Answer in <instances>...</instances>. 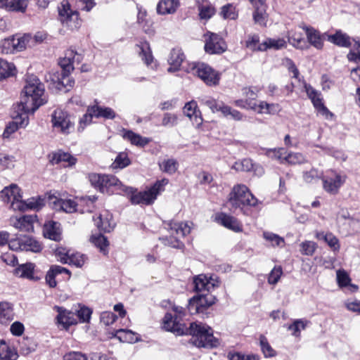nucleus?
<instances>
[{
  "label": "nucleus",
  "mask_w": 360,
  "mask_h": 360,
  "mask_svg": "<svg viewBox=\"0 0 360 360\" xmlns=\"http://www.w3.org/2000/svg\"><path fill=\"white\" fill-rule=\"evenodd\" d=\"M23 96L18 108L25 112L34 113L41 105L46 103L44 86L35 76H29L23 89Z\"/></svg>",
  "instance_id": "nucleus-1"
},
{
  "label": "nucleus",
  "mask_w": 360,
  "mask_h": 360,
  "mask_svg": "<svg viewBox=\"0 0 360 360\" xmlns=\"http://www.w3.org/2000/svg\"><path fill=\"white\" fill-rule=\"evenodd\" d=\"M184 334L192 336L191 342L198 347H214L218 345V340L213 336L212 329L201 323H192L186 328Z\"/></svg>",
  "instance_id": "nucleus-2"
},
{
  "label": "nucleus",
  "mask_w": 360,
  "mask_h": 360,
  "mask_svg": "<svg viewBox=\"0 0 360 360\" xmlns=\"http://www.w3.org/2000/svg\"><path fill=\"white\" fill-rule=\"evenodd\" d=\"M167 179L158 181L149 190L143 192H137L132 188H127L124 191L130 195V201L132 204L150 205L156 199L160 192L164 190V186L168 184Z\"/></svg>",
  "instance_id": "nucleus-3"
},
{
  "label": "nucleus",
  "mask_w": 360,
  "mask_h": 360,
  "mask_svg": "<svg viewBox=\"0 0 360 360\" xmlns=\"http://www.w3.org/2000/svg\"><path fill=\"white\" fill-rule=\"evenodd\" d=\"M229 202L233 207L241 205L255 207L257 205V199L252 195L248 188L243 184L235 186L230 193Z\"/></svg>",
  "instance_id": "nucleus-4"
},
{
  "label": "nucleus",
  "mask_w": 360,
  "mask_h": 360,
  "mask_svg": "<svg viewBox=\"0 0 360 360\" xmlns=\"http://www.w3.org/2000/svg\"><path fill=\"white\" fill-rule=\"evenodd\" d=\"M190 72L209 86H216L220 80V73L203 63L192 64Z\"/></svg>",
  "instance_id": "nucleus-5"
},
{
  "label": "nucleus",
  "mask_w": 360,
  "mask_h": 360,
  "mask_svg": "<svg viewBox=\"0 0 360 360\" xmlns=\"http://www.w3.org/2000/svg\"><path fill=\"white\" fill-rule=\"evenodd\" d=\"M173 310L175 312L174 317L171 314L167 313L163 319V327L168 331L181 335L185 333L186 326L179 322V319L184 315L185 309L182 307L174 306Z\"/></svg>",
  "instance_id": "nucleus-6"
},
{
  "label": "nucleus",
  "mask_w": 360,
  "mask_h": 360,
  "mask_svg": "<svg viewBox=\"0 0 360 360\" xmlns=\"http://www.w3.org/2000/svg\"><path fill=\"white\" fill-rule=\"evenodd\" d=\"M59 18L61 23L70 30H77L81 25L78 12L72 11L68 1H63L58 8Z\"/></svg>",
  "instance_id": "nucleus-7"
},
{
  "label": "nucleus",
  "mask_w": 360,
  "mask_h": 360,
  "mask_svg": "<svg viewBox=\"0 0 360 360\" xmlns=\"http://www.w3.org/2000/svg\"><path fill=\"white\" fill-rule=\"evenodd\" d=\"M168 229L171 238L167 244L174 248H181L184 245L180 242L179 238L190 233V226L184 222L171 221L168 224Z\"/></svg>",
  "instance_id": "nucleus-8"
},
{
  "label": "nucleus",
  "mask_w": 360,
  "mask_h": 360,
  "mask_svg": "<svg viewBox=\"0 0 360 360\" xmlns=\"http://www.w3.org/2000/svg\"><path fill=\"white\" fill-rule=\"evenodd\" d=\"M214 302L215 297L210 293H199L190 299L188 309L191 314L203 313Z\"/></svg>",
  "instance_id": "nucleus-9"
},
{
  "label": "nucleus",
  "mask_w": 360,
  "mask_h": 360,
  "mask_svg": "<svg viewBox=\"0 0 360 360\" xmlns=\"http://www.w3.org/2000/svg\"><path fill=\"white\" fill-rule=\"evenodd\" d=\"M346 179V175L331 170L330 175L322 177L323 188L330 195H337Z\"/></svg>",
  "instance_id": "nucleus-10"
},
{
  "label": "nucleus",
  "mask_w": 360,
  "mask_h": 360,
  "mask_svg": "<svg viewBox=\"0 0 360 360\" xmlns=\"http://www.w3.org/2000/svg\"><path fill=\"white\" fill-rule=\"evenodd\" d=\"M53 127L63 134H69L74 129L71 117L62 110H56L52 115Z\"/></svg>",
  "instance_id": "nucleus-11"
},
{
  "label": "nucleus",
  "mask_w": 360,
  "mask_h": 360,
  "mask_svg": "<svg viewBox=\"0 0 360 360\" xmlns=\"http://www.w3.org/2000/svg\"><path fill=\"white\" fill-rule=\"evenodd\" d=\"M205 51L209 54H221L227 49L225 41L219 35L207 32L205 35Z\"/></svg>",
  "instance_id": "nucleus-12"
},
{
  "label": "nucleus",
  "mask_w": 360,
  "mask_h": 360,
  "mask_svg": "<svg viewBox=\"0 0 360 360\" xmlns=\"http://www.w3.org/2000/svg\"><path fill=\"white\" fill-rule=\"evenodd\" d=\"M303 83L305 91L309 98L311 101L314 108L323 115H333V114L324 105L322 101L321 93L314 89L309 84H307L306 82H304Z\"/></svg>",
  "instance_id": "nucleus-13"
},
{
  "label": "nucleus",
  "mask_w": 360,
  "mask_h": 360,
  "mask_svg": "<svg viewBox=\"0 0 360 360\" xmlns=\"http://www.w3.org/2000/svg\"><path fill=\"white\" fill-rule=\"evenodd\" d=\"M16 112L17 115L13 117V121L8 124L4 131L3 136L4 138H8L19 127H25L28 124V113L21 111L19 108H18Z\"/></svg>",
  "instance_id": "nucleus-14"
},
{
  "label": "nucleus",
  "mask_w": 360,
  "mask_h": 360,
  "mask_svg": "<svg viewBox=\"0 0 360 360\" xmlns=\"http://www.w3.org/2000/svg\"><path fill=\"white\" fill-rule=\"evenodd\" d=\"M82 57L73 50H68L65 53V57L60 58L59 65L62 68V75L63 77L68 76L73 70V64L75 61L78 63L81 61Z\"/></svg>",
  "instance_id": "nucleus-15"
},
{
  "label": "nucleus",
  "mask_w": 360,
  "mask_h": 360,
  "mask_svg": "<svg viewBox=\"0 0 360 360\" xmlns=\"http://www.w3.org/2000/svg\"><path fill=\"white\" fill-rule=\"evenodd\" d=\"M49 203L53 209L57 211H64L67 213H72L76 211L77 203L72 200H63L55 195H49Z\"/></svg>",
  "instance_id": "nucleus-16"
},
{
  "label": "nucleus",
  "mask_w": 360,
  "mask_h": 360,
  "mask_svg": "<svg viewBox=\"0 0 360 360\" xmlns=\"http://www.w3.org/2000/svg\"><path fill=\"white\" fill-rule=\"evenodd\" d=\"M44 205V200L40 197L32 198L23 201L22 198L20 201H15L13 203V210L25 211L26 210H39Z\"/></svg>",
  "instance_id": "nucleus-17"
},
{
  "label": "nucleus",
  "mask_w": 360,
  "mask_h": 360,
  "mask_svg": "<svg viewBox=\"0 0 360 360\" xmlns=\"http://www.w3.org/2000/svg\"><path fill=\"white\" fill-rule=\"evenodd\" d=\"M56 255L59 257V261L63 264H73L77 267H82L86 261V257L79 252L69 255L63 253L60 250H56Z\"/></svg>",
  "instance_id": "nucleus-18"
},
{
  "label": "nucleus",
  "mask_w": 360,
  "mask_h": 360,
  "mask_svg": "<svg viewBox=\"0 0 360 360\" xmlns=\"http://www.w3.org/2000/svg\"><path fill=\"white\" fill-rule=\"evenodd\" d=\"M0 198L6 203H11V207L13 209V203L15 201H20L22 198L20 188L15 184H11L6 187L0 192Z\"/></svg>",
  "instance_id": "nucleus-19"
},
{
  "label": "nucleus",
  "mask_w": 360,
  "mask_h": 360,
  "mask_svg": "<svg viewBox=\"0 0 360 360\" xmlns=\"http://www.w3.org/2000/svg\"><path fill=\"white\" fill-rule=\"evenodd\" d=\"M35 219V215H24L19 218H11V224L20 231L30 232L33 231Z\"/></svg>",
  "instance_id": "nucleus-20"
},
{
  "label": "nucleus",
  "mask_w": 360,
  "mask_h": 360,
  "mask_svg": "<svg viewBox=\"0 0 360 360\" xmlns=\"http://www.w3.org/2000/svg\"><path fill=\"white\" fill-rule=\"evenodd\" d=\"M305 30L309 43L317 49H321L323 45V39L320 32L311 27H308L304 24L299 26Z\"/></svg>",
  "instance_id": "nucleus-21"
},
{
  "label": "nucleus",
  "mask_w": 360,
  "mask_h": 360,
  "mask_svg": "<svg viewBox=\"0 0 360 360\" xmlns=\"http://www.w3.org/2000/svg\"><path fill=\"white\" fill-rule=\"evenodd\" d=\"M248 105L250 109L260 114L275 115L281 110V107L278 103H268L265 101H260L258 105L255 103H253V104L249 103Z\"/></svg>",
  "instance_id": "nucleus-22"
},
{
  "label": "nucleus",
  "mask_w": 360,
  "mask_h": 360,
  "mask_svg": "<svg viewBox=\"0 0 360 360\" xmlns=\"http://www.w3.org/2000/svg\"><path fill=\"white\" fill-rule=\"evenodd\" d=\"M217 221L224 227L235 232L242 231V225L234 217L220 213L216 217Z\"/></svg>",
  "instance_id": "nucleus-23"
},
{
  "label": "nucleus",
  "mask_w": 360,
  "mask_h": 360,
  "mask_svg": "<svg viewBox=\"0 0 360 360\" xmlns=\"http://www.w3.org/2000/svg\"><path fill=\"white\" fill-rule=\"evenodd\" d=\"M94 221L97 227L105 232H110L115 226L112 216L107 212L100 214L96 219H94Z\"/></svg>",
  "instance_id": "nucleus-24"
},
{
  "label": "nucleus",
  "mask_w": 360,
  "mask_h": 360,
  "mask_svg": "<svg viewBox=\"0 0 360 360\" xmlns=\"http://www.w3.org/2000/svg\"><path fill=\"white\" fill-rule=\"evenodd\" d=\"M27 7V0H0V8L8 11L24 13Z\"/></svg>",
  "instance_id": "nucleus-25"
},
{
  "label": "nucleus",
  "mask_w": 360,
  "mask_h": 360,
  "mask_svg": "<svg viewBox=\"0 0 360 360\" xmlns=\"http://www.w3.org/2000/svg\"><path fill=\"white\" fill-rule=\"evenodd\" d=\"M195 290L199 293H206L214 288L215 285L205 275L200 274L195 277L193 281Z\"/></svg>",
  "instance_id": "nucleus-26"
},
{
  "label": "nucleus",
  "mask_w": 360,
  "mask_h": 360,
  "mask_svg": "<svg viewBox=\"0 0 360 360\" xmlns=\"http://www.w3.org/2000/svg\"><path fill=\"white\" fill-rule=\"evenodd\" d=\"M60 224L58 222L49 221L46 222L43 228V233L46 238L53 240L60 239Z\"/></svg>",
  "instance_id": "nucleus-27"
},
{
  "label": "nucleus",
  "mask_w": 360,
  "mask_h": 360,
  "mask_svg": "<svg viewBox=\"0 0 360 360\" xmlns=\"http://www.w3.org/2000/svg\"><path fill=\"white\" fill-rule=\"evenodd\" d=\"M179 5V0H160L157 6V12L160 15L173 14Z\"/></svg>",
  "instance_id": "nucleus-28"
},
{
  "label": "nucleus",
  "mask_w": 360,
  "mask_h": 360,
  "mask_svg": "<svg viewBox=\"0 0 360 360\" xmlns=\"http://www.w3.org/2000/svg\"><path fill=\"white\" fill-rule=\"evenodd\" d=\"M184 113L191 120L195 122L197 125H200L202 124L200 112L198 109L196 102L193 101L186 103L184 108Z\"/></svg>",
  "instance_id": "nucleus-29"
},
{
  "label": "nucleus",
  "mask_w": 360,
  "mask_h": 360,
  "mask_svg": "<svg viewBox=\"0 0 360 360\" xmlns=\"http://www.w3.org/2000/svg\"><path fill=\"white\" fill-rule=\"evenodd\" d=\"M184 60V55L180 49H172L168 58V63L170 65L167 70L168 72H172L177 71Z\"/></svg>",
  "instance_id": "nucleus-30"
},
{
  "label": "nucleus",
  "mask_w": 360,
  "mask_h": 360,
  "mask_svg": "<svg viewBox=\"0 0 360 360\" xmlns=\"http://www.w3.org/2000/svg\"><path fill=\"white\" fill-rule=\"evenodd\" d=\"M56 308L58 312L57 320L59 324L63 325L65 328H68L71 325L77 323L74 313L68 311L60 307H56Z\"/></svg>",
  "instance_id": "nucleus-31"
},
{
  "label": "nucleus",
  "mask_w": 360,
  "mask_h": 360,
  "mask_svg": "<svg viewBox=\"0 0 360 360\" xmlns=\"http://www.w3.org/2000/svg\"><path fill=\"white\" fill-rule=\"evenodd\" d=\"M63 273L67 274L69 276H70V271L65 267L53 265L50 268L46 275V282L49 287L54 288L56 286L57 283L55 278L58 274Z\"/></svg>",
  "instance_id": "nucleus-32"
},
{
  "label": "nucleus",
  "mask_w": 360,
  "mask_h": 360,
  "mask_svg": "<svg viewBox=\"0 0 360 360\" xmlns=\"http://www.w3.org/2000/svg\"><path fill=\"white\" fill-rule=\"evenodd\" d=\"M77 162V159L68 153L59 151L58 153H53L50 156V162L52 165L59 164L60 162L68 163L67 166H72Z\"/></svg>",
  "instance_id": "nucleus-33"
},
{
  "label": "nucleus",
  "mask_w": 360,
  "mask_h": 360,
  "mask_svg": "<svg viewBox=\"0 0 360 360\" xmlns=\"http://www.w3.org/2000/svg\"><path fill=\"white\" fill-rule=\"evenodd\" d=\"M18 357V352L12 345L0 340V360H17Z\"/></svg>",
  "instance_id": "nucleus-34"
},
{
  "label": "nucleus",
  "mask_w": 360,
  "mask_h": 360,
  "mask_svg": "<svg viewBox=\"0 0 360 360\" xmlns=\"http://www.w3.org/2000/svg\"><path fill=\"white\" fill-rule=\"evenodd\" d=\"M14 319L12 305L6 302H0V323L7 325Z\"/></svg>",
  "instance_id": "nucleus-35"
},
{
  "label": "nucleus",
  "mask_w": 360,
  "mask_h": 360,
  "mask_svg": "<svg viewBox=\"0 0 360 360\" xmlns=\"http://www.w3.org/2000/svg\"><path fill=\"white\" fill-rule=\"evenodd\" d=\"M34 264L29 262L21 264L17 267L15 269L14 274L20 278H25L30 280L36 281L38 278L34 276Z\"/></svg>",
  "instance_id": "nucleus-36"
},
{
  "label": "nucleus",
  "mask_w": 360,
  "mask_h": 360,
  "mask_svg": "<svg viewBox=\"0 0 360 360\" xmlns=\"http://www.w3.org/2000/svg\"><path fill=\"white\" fill-rule=\"evenodd\" d=\"M20 241L22 250L39 252L41 250V244L33 238L27 236H20Z\"/></svg>",
  "instance_id": "nucleus-37"
},
{
  "label": "nucleus",
  "mask_w": 360,
  "mask_h": 360,
  "mask_svg": "<svg viewBox=\"0 0 360 360\" xmlns=\"http://www.w3.org/2000/svg\"><path fill=\"white\" fill-rule=\"evenodd\" d=\"M89 111L94 114L96 117H104L105 119H114L115 117V111L108 107H101L95 105L89 107Z\"/></svg>",
  "instance_id": "nucleus-38"
},
{
  "label": "nucleus",
  "mask_w": 360,
  "mask_h": 360,
  "mask_svg": "<svg viewBox=\"0 0 360 360\" xmlns=\"http://www.w3.org/2000/svg\"><path fill=\"white\" fill-rule=\"evenodd\" d=\"M14 41V46L15 51H21L26 49L27 46H31L32 43V37L26 34L23 36H13Z\"/></svg>",
  "instance_id": "nucleus-39"
},
{
  "label": "nucleus",
  "mask_w": 360,
  "mask_h": 360,
  "mask_svg": "<svg viewBox=\"0 0 360 360\" xmlns=\"http://www.w3.org/2000/svg\"><path fill=\"white\" fill-rule=\"evenodd\" d=\"M286 46L283 39H268L258 46V51H266L267 49H281Z\"/></svg>",
  "instance_id": "nucleus-40"
},
{
  "label": "nucleus",
  "mask_w": 360,
  "mask_h": 360,
  "mask_svg": "<svg viewBox=\"0 0 360 360\" xmlns=\"http://www.w3.org/2000/svg\"><path fill=\"white\" fill-rule=\"evenodd\" d=\"M328 40L340 46L349 47L351 45L349 37L341 31H338L335 34L330 35Z\"/></svg>",
  "instance_id": "nucleus-41"
},
{
  "label": "nucleus",
  "mask_w": 360,
  "mask_h": 360,
  "mask_svg": "<svg viewBox=\"0 0 360 360\" xmlns=\"http://www.w3.org/2000/svg\"><path fill=\"white\" fill-rule=\"evenodd\" d=\"M138 52L142 60H144L146 65H150L153 61V56L148 42H142L141 44L137 45Z\"/></svg>",
  "instance_id": "nucleus-42"
},
{
  "label": "nucleus",
  "mask_w": 360,
  "mask_h": 360,
  "mask_svg": "<svg viewBox=\"0 0 360 360\" xmlns=\"http://www.w3.org/2000/svg\"><path fill=\"white\" fill-rule=\"evenodd\" d=\"M123 137L129 140L132 144L138 146H144L149 142L148 139L143 138L131 131H125Z\"/></svg>",
  "instance_id": "nucleus-43"
},
{
  "label": "nucleus",
  "mask_w": 360,
  "mask_h": 360,
  "mask_svg": "<svg viewBox=\"0 0 360 360\" xmlns=\"http://www.w3.org/2000/svg\"><path fill=\"white\" fill-rule=\"evenodd\" d=\"M91 240L95 245V246L99 248L101 252H102L105 255L108 254V247L109 245V243L104 236L101 234H98L97 236H92L91 238Z\"/></svg>",
  "instance_id": "nucleus-44"
},
{
  "label": "nucleus",
  "mask_w": 360,
  "mask_h": 360,
  "mask_svg": "<svg viewBox=\"0 0 360 360\" xmlns=\"http://www.w3.org/2000/svg\"><path fill=\"white\" fill-rule=\"evenodd\" d=\"M15 67L12 63L0 58V80L14 75Z\"/></svg>",
  "instance_id": "nucleus-45"
},
{
  "label": "nucleus",
  "mask_w": 360,
  "mask_h": 360,
  "mask_svg": "<svg viewBox=\"0 0 360 360\" xmlns=\"http://www.w3.org/2000/svg\"><path fill=\"white\" fill-rule=\"evenodd\" d=\"M288 41L296 48H302V43H304L302 34L296 30L288 32Z\"/></svg>",
  "instance_id": "nucleus-46"
},
{
  "label": "nucleus",
  "mask_w": 360,
  "mask_h": 360,
  "mask_svg": "<svg viewBox=\"0 0 360 360\" xmlns=\"http://www.w3.org/2000/svg\"><path fill=\"white\" fill-rule=\"evenodd\" d=\"M159 165L162 172L169 174L175 173L178 168V162L174 159L164 160Z\"/></svg>",
  "instance_id": "nucleus-47"
},
{
  "label": "nucleus",
  "mask_w": 360,
  "mask_h": 360,
  "mask_svg": "<svg viewBox=\"0 0 360 360\" xmlns=\"http://www.w3.org/2000/svg\"><path fill=\"white\" fill-rule=\"evenodd\" d=\"M102 181L103 189L105 188H110L114 186L120 190L124 191L123 185L122 184L120 181L115 176L103 174V179Z\"/></svg>",
  "instance_id": "nucleus-48"
},
{
  "label": "nucleus",
  "mask_w": 360,
  "mask_h": 360,
  "mask_svg": "<svg viewBox=\"0 0 360 360\" xmlns=\"http://www.w3.org/2000/svg\"><path fill=\"white\" fill-rule=\"evenodd\" d=\"M130 164L127 155L124 153H120L117 155L114 162L111 165L112 169H122Z\"/></svg>",
  "instance_id": "nucleus-49"
},
{
  "label": "nucleus",
  "mask_w": 360,
  "mask_h": 360,
  "mask_svg": "<svg viewBox=\"0 0 360 360\" xmlns=\"http://www.w3.org/2000/svg\"><path fill=\"white\" fill-rule=\"evenodd\" d=\"M46 82H49L50 88H56L58 90H61L63 87V83L60 80V78L58 74L56 73H48L45 76Z\"/></svg>",
  "instance_id": "nucleus-50"
},
{
  "label": "nucleus",
  "mask_w": 360,
  "mask_h": 360,
  "mask_svg": "<svg viewBox=\"0 0 360 360\" xmlns=\"http://www.w3.org/2000/svg\"><path fill=\"white\" fill-rule=\"evenodd\" d=\"M14 41L13 37L2 40L0 42V51L4 54L13 53L15 51Z\"/></svg>",
  "instance_id": "nucleus-51"
},
{
  "label": "nucleus",
  "mask_w": 360,
  "mask_h": 360,
  "mask_svg": "<svg viewBox=\"0 0 360 360\" xmlns=\"http://www.w3.org/2000/svg\"><path fill=\"white\" fill-rule=\"evenodd\" d=\"M284 162L291 165L302 164L307 162L305 157L300 153H290L283 158Z\"/></svg>",
  "instance_id": "nucleus-52"
},
{
  "label": "nucleus",
  "mask_w": 360,
  "mask_h": 360,
  "mask_svg": "<svg viewBox=\"0 0 360 360\" xmlns=\"http://www.w3.org/2000/svg\"><path fill=\"white\" fill-rule=\"evenodd\" d=\"M263 236L273 246H283L285 243V240L282 237L271 232H264Z\"/></svg>",
  "instance_id": "nucleus-53"
},
{
  "label": "nucleus",
  "mask_w": 360,
  "mask_h": 360,
  "mask_svg": "<svg viewBox=\"0 0 360 360\" xmlns=\"http://www.w3.org/2000/svg\"><path fill=\"white\" fill-rule=\"evenodd\" d=\"M138 22L142 27L143 30L148 34H153L154 30L153 28V23L150 20L146 19L144 14H140L138 16Z\"/></svg>",
  "instance_id": "nucleus-54"
},
{
  "label": "nucleus",
  "mask_w": 360,
  "mask_h": 360,
  "mask_svg": "<svg viewBox=\"0 0 360 360\" xmlns=\"http://www.w3.org/2000/svg\"><path fill=\"white\" fill-rule=\"evenodd\" d=\"M309 321L302 319L295 320L292 324L290 325L288 330H292V335L299 336L301 330H304Z\"/></svg>",
  "instance_id": "nucleus-55"
},
{
  "label": "nucleus",
  "mask_w": 360,
  "mask_h": 360,
  "mask_svg": "<svg viewBox=\"0 0 360 360\" xmlns=\"http://www.w3.org/2000/svg\"><path fill=\"white\" fill-rule=\"evenodd\" d=\"M203 102L213 112L220 111L223 114V108L226 106L223 102L217 101L213 98L206 99Z\"/></svg>",
  "instance_id": "nucleus-56"
},
{
  "label": "nucleus",
  "mask_w": 360,
  "mask_h": 360,
  "mask_svg": "<svg viewBox=\"0 0 360 360\" xmlns=\"http://www.w3.org/2000/svg\"><path fill=\"white\" fill-rule=\"evenodd\" d=\"M20 345V352L22 355H27L35 350L36 345L28 338L23 339Z\"/></svg>",
  "instance_id": "nucleus-57"
},
{
  "label": "nucleus",
  "mask_w": 360,
  "mask_h": 360,
  "mask_svg": "<svg viewBox=\"0 0 360 360\" xmlns=\"http://www.w3.org/2000/svg\"><path fill=\"white\" fill-rule=\"evenodd\" d=\"M336 275L337 282L340 288L346 287L349 284L351 279L348 274L345 270H338Z\"/></svg>",
  "instance_id": "nucleus-58"
},
{
  "label": "nucleus",
  "mask_w": 360,
  "mask_h": 360,
  "mask_svg": "<svg viewBox=\"0 0 360 360\" xmlns=\"http://www.w3.org/2000/svg\"><path fill=\"white\" fill-rule=\"evenodd\" d=\"M15 158L13 156L0 153V166L3 169H11L14 167Z\"/></svg>",
  "instance_id": "nucleus-59"
},
{
  "label": "nucleus",
  "mask_w": 360,
  "mask_h": 360,
  "mask_svg": "<svg viewBox=\"0 0 360 360\" xmlns=\"http://www.w3.org/2000/svg\"><path fill=\"white\" fill-rule=\"evenodd\" d=\"M324 241L333 251H338L340 250L339 240L332 233H326Z\"/></svg>",
  "instance_id": "nucleus-60"
},
{
  "label": "nucleus",
  "mask_w": 360,
  "mask_h": 360,
  "mask_svg": "<svg viewBox=\"0 0 360 360\" xmlns=\"http://www.w3.org/2000/svg\"><path fill=\"white\" fill-rule=\"evenodd\" d=\"M252 160L250 159H243L241 162H235L233 168L237 171L248 172L252 168Z\"/></svg>",
  "instance_id": "nucleus-61"
},
{
  "label": "nucleus",
  "mask_w": 360,
  "mask_h": 360,
  "mask_svg": "<svg viewBox=\"0 0 360 360\" xmlns=\"http://www.w3.org/2000/svg\"><path fill=\"white\" fill-rule=\"evenodd\" d=\"M301 252L305 255H312L316 249V244L313 241H304L301 244Z\"/></svg>",
  "instance_id": "nucleus-62"
},
{
  "label": "nucleus",
  "mask_w": 360,
  "mask_h": 360,
  "mask_svg": "<svg viewBox=\"0 0 360 360\" xmlns=\"http://www.w3.org/2000/svg\"><path fill=\"white\" fill-rule=\"evenodd\" d=\"M283 274L282 268L281 266H275L270 272L268 278V282L270 284H276L279 281Z\"/></svg>",
  "instance_id": "nucleus-63"
},
{
  "label": "nucleus",
  "mask_w": 360,
  "mask_h": 360,
  "mask_svg": "<svg viewBox=\"0 0 360 360\" xmlns=\"http://www.w3.org/2000/svg\"><path fill=\"white\" fill-rule=\"evenodd\" d=\"M199 11L200 18L207 20L214 14L215 10L212 6L206 5L200 6Z\"/></svg>",
  "instance_id": "nucleus-64"
}]
</instances>
